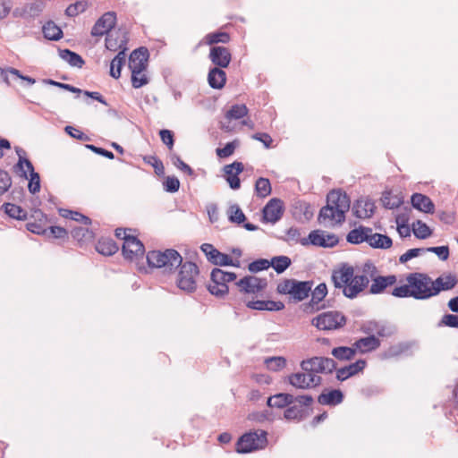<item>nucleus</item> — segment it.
<instances>
[{"label": "nucleus", "instance_id": "nucleus-56", "mask_svg": "<svg viewBox=\"0 0 458 458\" xmlns=\"http://www.w3.org/2000/svg\"><path fill=\"white\" fill-rule=\"evenodd\" d=\"M269 260L266 259H259L248 265V269L251 273H258L259 271H263L267 269L270 267Z\"/></svg>", "mask_w": 458, "mask_h": 458}, {"label": "nucleus", "instance_id": "nucleus-19", "mask_svg": "<svg viewBox=\"0 0 458 458\" xmlns=\"http://www.w3.org/2000/svg\"><path fill=\"white\" fill-rule=\"evenodd\" d=\"M209 59L218 68H226L232 60V55L225 47H212L209 51Z\"/></svg>", "mask_w": 458, "mask_h": 458}, {"label": "nucleus", "instance_id": "nucleus-36", "mask_svg": "<svg viewBox=\"0 0 458 458\" xmlns=\"http://www.w3.org/2000/svg\"><path fill=\"white\" fill-rule=\"evenodd\" d=\"M71 234L74 240L81 243L90 242L94 239L95 236L92 230L82 226H76L72 228Z\"/></svg>", "mask_w": 458, "mask_h": 458}, {"label": "nucleus", "instance_id": "nucleus-26", "mask_svg": "<svg viewBox=\"0 0 458 458\" xmlns=\"http://www.w3.org/2000/svg\"><path fill=\"white\" fill-rule=\"evenodd\" d=\"M312 286L313 281L295 280L291 296L296 301H301L309 296L310 293L311 292Z\"/></svg>", "mask_w": 458, "mask_h": 458}, {"label": "nucleus", "instance_id": "nucleus-46", "mask_svg": "<svg viewBox=\"0 0 458 458\" xmlns=\"http://www.w3.org/2000/svg\"><path fill=\"white\" fill-rule=\"evenodd\" d=\"M411 226L413 233L418 239H427L432 234L431 229L421 220H416Z\"/></svg>", "mask_w": 458, "mask_h": 458}, {"label": "nucleus", "instance_id": "nucleus-57", "mask_svg": "<svg viewBox=\"0 0 458 458\" xmlns=\"http://www.w3.org/2000/svg\"><path fill=\"white\" fill-rule=\"evenodd\" d=\"M26 228L33 233L46 235L47 226V222L33 221L27 223Z\"/></svg>", "mask_w": 458, "mask_h": 458}, {"label": "nucleus", "instance_id": "nucleus-18", "mask_svg": "<svg viewBox=\"0 0 458 458\" xmlns=\"http://www.w3.org/2000/svg\"><path fill=\"white\" fill-rule=\"evenodd\" d=\"M369 284V279L366 275H353L351 284L344 288V295L349 299H354L367 288Z\"/></svg>", "mask_w": 458, "mask_h": 458}, {"label": "nucleus", "instance_id": "nucleus-64", "mask_svg": "<svg viewBox=\"0 0 458 458\" xmlns=\"http://www.w3.org/2000/svg\"><path fill=\"white\" fill-rule=\"evenodd\" d=\"M439 326L458 328V315L445 314L442 317Z\"/></svg>", "mask_w": 458, "mask_h": 458}, {"label": "nucleus", "instance_id": "nucleus-1", "mask_svg": "<svg viewBox=\"0 0 458 458\" xmlns=\"http://www.w3.org/2000/svg\"><path fill=\"white\" fill-rule=\"evenodd\" d=\"M147 262L149 267L163 268L165 273H173L179 268L176 279L177 286L187 293L196 291L197 278L199 275V267L191 261L182 262V258L176 250L148 251Z\"/></svg>", "mask_w": 458, "mask_h": 458}, {"label": "nucleus", "instance_id": "nucleus-15", "mask_svg": "<svg viewBox=\"0 0 458 458\" xmlns=\"http://www.w3.org/2000/svg\"><path fill=\"white\" fill-rule=\"evenodd\" d=\"M354 269L349 264L344 263L338 269L332 272L331 280L334 286L338 289H343L349 285L353 277Z\"/></svg>", "mask_w": 458, "mask_h": 458}, {"label": "nucleus", "instance_id": "nucleus-2", "mask_svg": "<svg viewBox=\"0 0 458 458\" xmlns=\"http://www.w3.org/2000/svg\"><path fill=\"white\" fill-rule=\"evenodd\" d=\"M406 281L410 284L412 298L415 300H428L437 296L441 291L452 290L458 283L456 276L452 274L433 280L428 275L419 272L409 274Z\"/></svg>", "mask_w": 458, "mask_h": 458}, {"label": "nucleus", "instance_id": "nucleus-29", "mask_svg": "<svg viewBox=\"0 0 458 458\" xmlns=\"http://www.w3.org/2000/svg\"><path fill=\"white\" fill-rule=\"evenodd\" d=\"M381 343L374 335H369L367 337L358 339L353 346L360 352H367L377 350Z\"/></svg>", "mask_w": 458, "mask_h": 458}, {"label": "nucleus", "instance_id": "nucleus-20", "mask_svg": "<svg viewBox=\"0 0 458 458\" xmlns=\"http://www.w3.org/2000/svg\"><path fill=\"white\" fill-rule=\"evenodd\" d=\"M375 209V203L370 199H357L352 205L353 215L360 219L371 217L374 215Z\"/></svg>", "mask_w": 458, "mask_h": 458}, {"label": "nucleus", "instance_id": "nucleus-54", "mask_svg": "<svg viewBox=\"0 0 458 458\" xmlns=\"http://www.w3.org/2000/svg\"><path fill=\"white\" fill-rule=\"evenodd\" d=\"M88 8V3L84 1H78L70 4L66 10L65 14L69 17H75L79 13L84 12Z\"/></svg>", "mask_w": 458, "mask_h": 458}, {"label": "nucleus", "instance_id": "nucleus-47", "mask_svg": "<svg viewBox=\"0 0 458 458\" xmlns=\"http://www.w3.org/2000/svg\"><path fill=\"white\" fill-rule=\"evenodd\" d=\"M286 420H301L307 416L306 410L297 405H289L284 413Z\"/></svg>", "mask_w": 458, "mask_h": 458}, {"label": "nucleus", "instance_id": "nucleus-39", "mask_svg": "<svg viewBox=\"0 0 458 458\" xmlns=\"http://www.w3.org/2000/svg\"><path fill=\"white\" fill-rule=\"evenodd\" d=\"M3 208H4V212L12 218L17 220L27 219V211L20 206L7 202L3 205Z\"/></svg>", "mask_w": 458, "mask_h": 458}, {"label": "nucleus", "instance_id": "nucleus-23", "mask_svg": "<svg viewBox=\"0 0 458 458\" xmlns=\"http://www.w3.org/2000/svg\"><path fill=\"white\" fill-rule=\"evenodd\" d=\"M411 206L424 213L432 214L435 205L429 197L421 193H413L411 198Z\"/></svg>", "mask_w": 458, "mask_h": 458}, {"label": "nucleus", "instance_id": "nucleus-62", "mask_svg": "<svg viewBox=\"0 0 458 458\" xmlns=\"http://www.w3.org/2000/svg\"><path fill=\"white\" fill-rule=\"evenodd\" d=\"M159 135L162 142L165 144L170 150H172L174 145V132L170 130L163 129L160 130Z\"/></svg>", "mask_w": 458, "mask_h": 458}, {"label": "nucleus", "instance_id": "nucleus-8", "mask_svg": "<svg viewBox=\"0 0 458 458\" xmlns=\"http://www.w3.org/2000/svg\"><path fill=\"white\" fill-rule=\"evenodd\" d=\"M396 327L388 321L368 320L360 326V331L366 335H374L378 337H390L396 333Z\"/></svg>", "mask_w": 458, "mask_h": 458}, {"label": "nucleus", "instance_id": "nucleus-31", "mask_svg": "<svg viewBox=\"0 0 458 458\" xmlns=\"http://www.w3.org/2000/svg\"><path fill=\"white\" fill-rule=\"evenodd\" d=\"M118 250L116 242L111 238H101L96 245V250L105 256H111Z\"/></svg>", "mask_w": 458, "mask_h": 458}, {"label": "nucleus", "instance_id": "nucleus-40", "mask_svg": "<svg viewBox=\"0 0 458 458\" xmlns=\"http://www.w3.org/2000/svg\"><path fill=\"white\" fill-rule=\"evenodd\" d=\"M27 170L30 172V175L28 189L30 193L35 194L40 190V177L39 174L35 172L31 162H27Z\"/></svg>", "mask_w": 458, "mask_h": 458}, {"label": "nucleus", "instance_id": "nucleus-51", "mask_svg": "<svg viewBox=\"0 0 458 458\" xmlns=\"http://www.w3.org/2000/svg\"><path fill=\"white\" fill-rule=\"evenodd\" d=\"M143 161L154 168L155 174L158 176L165 174V167L162 161L156 156H145Z\"/></svg>", "mask_w": 458, "mask_h": 458}, {"label": "nucleus", "instance_id": "nucleus-42", "mask_svg": "<svg viewBox=\"0 0 458 458\" xmlns=\"http://www.w3.org/2000/svg\"><path fill=\"white\" fill-rule=\"evenodd\" d=\"M332 355L339 360H350L356 354V349L347 346L335 347L331 352Z\"/></svg>", "mask_w": 458, "mask_h": 458}, {"label": "nucleus", "instance_id": "nucleus-25", "mask_svg": "<svg viewBox=\"0 0 458 458\" xmlns=\"http://www.w3.org/2000/svg\"><path fill=\"white\" fill-rule=\"evenodd\" d=\"M371 233L372 228L360 225L358 228L352 229L348 233L346 240L352 244L368 242Z\"/></svg>", "mask_w": 458, "mask_h": 458}, {"label": "nucleus", "instance_id": "nucleus-55", "mask_svg": "<svg viewBox=\"0 0 458 458\" xmlns=\"http://www.w3.org/2000/svg\"><path fill=\"white\" fill-rule=\"evenodd\" d=\"M238 145H239V142L236 140H233L231 142H228L225 145L224 148H216V155L221 158L228 157L233 154V152Z\"/></svg>", "mask_w": 458, "mask_h": 458}, {"label": "nucleus", "instance_id": "nucleus-12", "mask_svg": "<svg viewBox=\"0 0 458 458\" xmlns=\"http://www.w3.org/2000/svg\"><path fill=\"white\" fill-rule=\"evenodd\" d=\"M284 203L280 199H271L262 209L263 222L275 224L284 215Z\"/></svg>", "mask_w": 458, "mask_h": 458}, {"label": "nucleus", "instance_id": "nucleus-41", "mask_svg": "<svg viewBox=\"0 0 458 458\" xmlns=\"http://www.w3.org/2000/svg\"><path fill=\"white\" fill-rule=\"evenodd\" d=\"M382 205L387 209L399 208L403 200L397 195H393L391 191H385L381 197Z\"/></svg>", "mask_w": 458, "mask_h": 458}, {"label": "nucleus", "instance_id": "nucleus-50", "mask_svg": "<svg viewBox=\"0 0 458 458\" xmlns=\"http://www.w3.org/2000/svg\"><path fill=\"white\" fill-rule=\"evenodd\" d=\"M170 160L177 169L181 170L182 172L187 174L190 176H195L193 169L189 165L184 163L177 154H170Z\"/></svg>", "mask_w": 458, "mask_h": 458}, {"label": "nucleus", "instance_id": "nucleus-32", "mask_svg": "<svg viewBox=\"0 0 458 458\" xmlns=\"http://www.w3.org/2000/svg\"><path fill=\"white\" fill-rule=\"evenodd\" d=\"M125 50L126 48L121 49L118 54L114 56V58L111 61L110 64V76L114 79H119L121 77V71L125 63Z\"/></svg>", "mask_w": 458, "mask_h": 458}, {"label": "nucleus", "instance_id": "nucleus-4", "mask_svg": "<svg viewBox=\"0 0 458 458\" xmlns=\"http://www.w3.org/2000/svg\"><path fill=\"white\" fill-rule=\"evenodd\" d=\"M148 56V50L144 47L133 50L129 56L131 85L134 89H140L148 83V79L145 74L140 75V80H138V75L147 68Z\"/></svg>", "mask_w": 458, "mask_h": 458}, {"label": "nucleus", "instance_id": "nucleus-61", "mask_svg": "<svg viewBox=\"0 0 458 458\" xmlns=\"http://www.w3.org/2000/svg\"><path fill=\"white\" fill-rule=\"evenodd\" d=\"M12 186V178L4 170H0V195H3Z\"/></svg>", "mask_w": 458, "mask_h": 458}, {"label": "nucleus", "instance_id": "nucleus-5", "mask_svg": "<svg viewBox=\"0 0 458 458\" xmlns=\"http://www.w3.org/2000/svg\"><path fill=\"white\" fill-rule=\"evenodd\" d=\"M267 433L258 429L243 434L237 441L235 450L239 454H247L264 449L267 445Z\"/></svg>", "mask_w": 458, "mask_h": 458}, {"label": "nucleus", "instance_id": "nucleus-9", "mask_svg": "<svg viewBox=\"0 0 458 458\" xmlns=\"http://www.w3.org/2000/svg\"><path fill=\"white\" fill-rule=\"evenodd\" d=\"M200 249L206 255L208 260L216 266L240 267V261L238 259L234 261L229 255L222 253L210 243H203Z\"/></svg>", "mask_w": 458, "mask_h": 458}, {"label": "nucleus", "instance_id": "nucleus-21", "mask_svg": "<svg viewBox=\"0 0 458 458\" xmlns=\"http://www.w3.org/2000/svg\"><path fill=\"white\" fill-rule=\"evenodd\" d=\"M366 367L365 360H358L357 361L344 366L336 370V378L339 381H344L347 378L361 372Z\"/></svg>", "mask_w": 458, "mask_h": 458}, {"label": "nucleus", "instance_id": "nucleus-24", "mask_svg": "<svg viewBox=\"0 0 458 458\" xmlns=\"http://www.w3.org/2000/svg\"><path fill=\"white\" fill-rule=\"evenodd\" d=\"M344 401V394L340 389H332L327 392H322L318 402L322 405L335 406Z\"/></svg>", "mask_w": 458, "mask_h": 458}, {"label": "nucleus", "instance_id": "nucleus-10", "mask_svg": "<svg viewBox=\"0 0 458 458\" xmlns=\"http://www.w3.org/2000/svg\"><path fill=\"white\" fill-rule=\"evenodd\" d=\"M288 382L299 389H310L320 386L322 377L318 375H310L305 371L296 372L288 376Z\"/></svg>", "mask_w": 458, "mask_h": 458}, {"label": "nucleus", "instance_id": "nucleus-37", "mask_svg": "<svg viewBox=\"0 0 458 458\" xmlns=\"http://www.w3.org/2000/svg\"><path fill=\"white\" fill-rule=\"evenodd\" d=\"M301 243L303 246L312 244L325 248V232L321 230H313L310 233L308 238H302Z\"/></svg>", "mask_w": 458, "mask_h": 458}, {"label": "nucleus", "instance_id": "nucleus-63", "mask_svg": "<svg viewBox=\"0 0 458 458\" xmlns=\"http://www.w3.org/2000/svg\"><path fill=\"white\" fill-rule=\"evenodd\" d=\"M43 1L37 0L26 5V11L30 16H38L44 9Z\"/></svg>", "mask_w": 458, "mask_h": 458}, {"label": "nucleus", "instance_id": "nucleus-34", "mask_svg": "<svg viewBox=\"0 0 458 458\" xmlns=\"http://www.w3.org/2000/svg\"><path fill=\"white\" fill-rule=\"evenodd\" d=\"M16 154L19 157L18 162L13 165V172L18 174L20 177L28 180L27 171L24 169V166L27 167V162H30L28 158H26L25 151L20 147L15 148Z\"/></svg>", "mask_w": 458, "mask_h": 458}, {"label": "nucleus", "instance_id": "nucleus-58", "mask_svg": "<svg viewBox=\"0 0 458 458\" xmlns=\"http://www.w3.org/2000/svg\"><path fill=\"white\" fill-rule=\"evenodd\" d=\"M163 185L165 191L174 193L179 191L180 181L175 176H167Z\"/></svg>", "mask_w": 458, "mask_h": 458}, {"label": "nucleus", "instance_id": "nucleus-49", "mask_svg": "<svg viewBox=\"0 0 458 458\" xmlns=\"http://www.w3.org/2000/svg\"><path fill=\"white\" fill-rule=\"evenodd\" d=\"M248 114V108L245 105H233L231 108L227 111L225 117L229 120L234 119L238 120Z\"/></svg>", "mask_w": 458, "mask_h": 458}, {"label": "nucleus", "instance_id": "nucleus-44", "mask_svg": "<svg viewBox=\"0 0 458 458\" xmlns=\"http://www.w3.org/2000/svg\"><path fill=\"white\" fill-rule=\"evenodd\" d=\"M227 215L228 220L233 224L241 225L246 220V216L237 204H233L229 207Z\"/></svg>", "mask_w": 458, "mask_h": 458}, {"label": "nucleus", "instance_id": "nucleus-11", "mask_svg": "<svg viewBox=\"0 0 458 458\" xmlns=\"http://www.w3.org/2000/svg\"><path fill=\"white\" fill-rule=\"evenodd\" d=\"M210 284L208 285V292L217 297L224 298L229 292L224 270L220 268H213L210 274Z\"/></svg>", "mask_w": 458, "mask_h": 458}, {"label": "nucleus", "instance_id": "nucleus-33", "mask_svg": "<svg viewBox=\"0 0 458 458\" xmlns=\"http://www.w3.org/2000/svg\"><path fill=\"white\" fill-rule=\"evenodd\" d=\"M58 53L59 56L72 67L81 68L85 64V61L79 54L70 49H59Z\"/></svg>", "mask_w": 458, "mask_h": 458}, {"label": "nucleus", "instance_id": "nucleus-7", "mask_svg": "<svg viewBox=\"0 0 458 458\" xmlns=\"http://www.w3.org/2000/svg\"><path fill=\"white\" fill-rule=\"evenodd\" d=\"M301 368L310 375H317L318 373L328 374L336 369V362L331 358L316 356L303 360L301 362Z\"/></svg>", "mask_w": 458, "mask_h": 458}, {"label": "nucleus", "instance_id": "nucleus-13", "mask_svg": "<svg viewBox=\"0 0 458 458\" xmlns=\"http://www.w3.org/2000/svg\"><path fill=\"white\" fill-rule=\"evenodd\" d=\"M235 284L244 293H258L267 288V280L254 276H246L237 281Z\"/></svg>", "mask_w": 458, "mask_h": 458}, {"label": "nucleus", "instance_id": "nucleus-27", "mask_svg": "<svg viewBox=\"0 0 458 458\" xmlns=\"http://www.w3.org/2000/svg\"><path fill=\"white\" fill-rule=\"evenodd\" d=\"M294 403V396L287 393H279L267 398V405L270 408H287Z\"/></svg>", "mask_w": 458, "mask_h": 458}, {"label": "nucleus", "instance_id": "nucleus-6", "mask_svg": "<svg viewBox=\"0 0 458 458\" xmlns=\"http://www.w3.org/2000/svg\"><path fill=\"white\" fill-rule=\"evenodd\" d=\"M311 324L319 330H335L346 324V317L339 311H327L313 318Z\"/></svg>", "mask_w": 458, "mask_h": 458}, {"label": "nucleus", "instance_id": "nucleus-59", "mask_svg": "<svg viewBox=\"0 0 458 458\" xmlns=\"http://www.w3.org/2000/svg\"><path fill=\"white\" fill-rule=\"evenodd\" d=\"M391 294L397 298H408L412 297L411 289L410 284L396 286L393 289Z\"/></svg>", "mask_w": 458, "mask_h": 458}, {"label": "nucleus", "instance_id": "nucleus-53", "mask_svg": "<svg viewBox=\"0 0 458 458\" xmlns=\"http://www.w3.org/2000/svg\"><path fill=\"white\" fill-rule=\"evenodd\" d=\"M46 236L53 239L64 240L68 238V232L64 227L51 225L47 228Z\"/></svg>", "mask_w": 458, "mask_h": 458}, {"label": "nucleus", "instance_id": "nucleus-3", "mask_svg": "<svg viewBox=\"0 0 458 458\" xmlns=\"http://www.w3.org/2000/svg\"><path fill=\"white\" fill-rule=\"evenodd\" d=\"M350 207L351 199L345 191L332 190L327 195V205L320 209L318 221L320 224L328 221L331 225H342Z\"/></svg>", "mask_w": 458, "mask_h": 458}, {"label": "nucleus", "instance_id": "nucleus-48", "mask_svg": "<svg viewBox=\"0 0 458 458\" xmlns=\"http://www.w3.org/2000/svg\"><path fill=\"white\" fill-rule=\"evenodd\" d=\"M206 42L208 45H215L217 43H228L230 41V35L224 31H216L208 33L205 37Z\"/></svg>", "mask_w": 458, "mask_h": 458}, {"label": "nucleus", "instance_id": "nucleus-43", "mask_svg": "<svg viewBox=\"0 0 458 458\" xmlns=\"http://www.w3.org/2000/svg\"><path fill=\"white\" fill-rule=\"evenodd\" d=\"M255 191L257 196L266 198L271 194L272 187L267 178L259 177L255 182Z\"/></svg>", "mask_w": 458, "mask_h": 458}, {"label": "nucleus", "instance_id": "nucleus-52", "mask_svg": "<svg viewBox=\"0 0 458 458\" xmlns=\"http://www.w3.org/2000/svg\"><path fill=\"white\" fill-rule=\"evenodd\" d=\"M265 364L269 370L278 371L285 367L286 360L281 356L270 357L265 360Z\"/></svg>", "mask_w": 458, "mask_h": 458}, {"label": "nucleus", "instance_id": "nucleus-30", "mask_svg": "<svg viewBox=\"0 0 458 458\" xmlns=\"http://www.w3.org/2000/svg\"><path fill=\"white\" fill-rule=\"evenodd\" d=\"M369 245L374 249H383L386 250L392 247L393 241L392 239L386 235V234H381L373 232L369 234Z\"/></svg>", "mask_w": 458, "mask_h": 458}, {"label": "nucleus", "instance_id": "nucleus-16", "mask_svg": "<svg viewBox=\"0 0 458 458\" xmlns=\"http://www.w3.org/2000/svg\"><path fill=\"white\" fill-rule=\"evenodd\" d=\"M116 14L114 12L104 13L94 24L91 30V35L100 37L110 34L109 31L115 26Z\"/></svg>", "mask_w": 458, "mask_h": 458}, {"label": "nucleus", "instance_id": "nucleus-14", "mask_svg": "<svg viewBox=\"0 0 458 458\" xmlns=\"http://www.w3.org/2000/svg\"><path fill=\"white\" fill-rule=\"evenodd\" d=\"M122 251L124 259L133 260L143 257L145 248L143 243L136 236L130 235L129 237H125Z\"/></svg>", "mask_w": 458, "mask_h": 458}, {"label": "nucleus", "instance_id": "nucleus-22", "mask_svg": "<svg viewBox=\"0 0 458 458\" xmlns=\"http://www.w3.org/2000/svg\"><path fill=\"white\" fill-rule=\"evenodd\" d=\"M372 284L369 288V293L380 294L388 287L396 283V276L394 275H389L386 276H377L371 279Z\"/></svg>", "mask_w": 458, "mask_h": 458}, {"label": "nucleus", "instance_id": "nucleus-28", "mask_svg": "<svg viewBox=\"0 0 458 458\" xmlns=\"http://www.w3.org/2000/svg\"><path fill=\"white\" fill-rule=\"evenodd\" d=\"M208 81L212 89H221L225 85L226 73L222 68L213 67L208 72Z\"/></svg>", "mask_w": 458, "mask_h": 458}, {"label": "nucleus", "instance_id": "nucleus-35", "mask_svg": "<svg viewBox=\"0 0 458 458\" xmlns=\"http://www.w3.org/2000/svg\"><path fill=\"white\" fill-rule=\"evenodd\" d=\"M44 37L49 40H59L63 37L62 30L53 21H47L42 28Z\"/></svg>", "mask_w": 458, "mask_h": 458}, {"label": "nucleus", "instance_id": "nucleus-17", "mask_svg": "<svg viewBox=\"0 0 458 458\" xmlns=\"http://www.w3.org/2000/svg\"><path fill=\"white\" fill-rule=\"evenodd\" d=\"M244 166L242 162L234 161L230 165L224 166L225 178L232 190H238L241 187L239 174L243 171Z\"/></svg>", "mask_w": 458, "mask_h": 458}, {"label": "nucleus", "instance_id": "nucleus-60", "mask_svg": "<svg viewBox=\"0 0 458 458\" xmlns=\"http://www.w3.org/2000/svg\"><path fill=\"white\" fill-rule=\"evenodd\" d=\"M426 252V248H414L408 250L405 253L400 256L399 261L400 263L403 264L407 261L411 260L413 258L418 257L421 253Z\"/></svg>", "mask_w": 458, "mask_h": 458}, {"label": "nucleus", "instance_id": "nucleus-38", "mask_svg": "<svg viewBox=\"0 0 458 458\" xmlns=\"http://www.w3.org/2000/svg\"><path fill=\"white\" fill-rule=\"evenodd\" d=\"M272 267L277 274L284 273L292 264V260L287 256H275L269 260Z\"/></svg>", "mask_w": 458, "mask_h": 458}, {"label": "nucleus", "instance_id": "nucleus-45", "mask_svg": "<svg viewBox=\"0 0 458 458\" xmlns=\"http://www.w3.org/2000/svg\"><path fill=\"white\" fill-rule=\"evenodd\" d=\"M311 293V299L310 306L314 308L318 305L327 294V286L325 283L319 284Z\"/></svg>", "mask_w": 458, "mask_h": 458}]
</instances>
